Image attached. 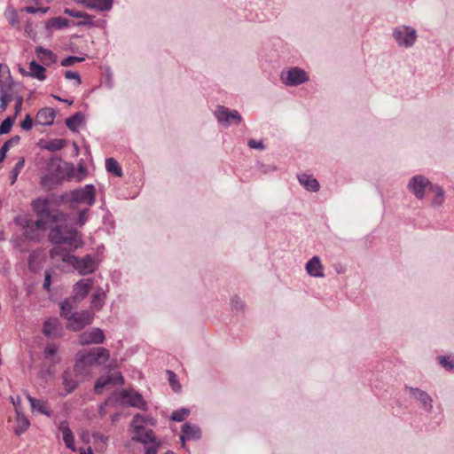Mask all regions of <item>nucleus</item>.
Segmentation results:
<instances>
[{"label": "nucleus", "mask_w": 454, "mask_h": 454, "mask_svg": "<svg viewBox=\"0 0 454 454\" xmlns=\"http://www.w3.org/2000/svg\"><path fill=\"white\" fill-rule=\"evenodd\" d=\"M214 115L218 123L223 127L230 126L231 121L236 124H239L242 121V117L237 110H230L223 106H217Z\"/></svg>", "instance_id": "obj_9"}, {"label": "nucleus", "mask_w": 454, "mask_h": 454, "mask_svg": "<svg viewBox=\"0 0 454 454\" xmlns=\"http://www.w3.org/2000/svg\"><path fill=\"white\" fill-rule=\"evenodd\" d=\"M27 223H29L30 226L36 230L38 233L46 229V223L43 220L35 221L27 217Z\"/></svg>", "instance_id": "obj_46"}, {"label": "nucleus", "mask_w": 454, "mask_h": 454, "mask_svg": "<svg viewBox=\"0 0 454 454\" xmlns=\"http://www.w3.org/2000/svg\"><path fill=\"white\" fill-rule=\"evenodd\" d=\"M167 373L168 375V382L172 389L175 392L180 391L181 385L179 384L176 375L172 371L169 370L167 371Z\"/></svg>", "instance_id": "obj_43"}, {"label": "nucleus", "mask_w": 454, "mask_h": 454, "mask_svg": "<svg viewBox=\"0 0 454 454\" xmlns=\"http://www.w3.org/2000/svg\"><path fill=\"white\" fill-rule=\"evenodd\" d=\"M51 259L72 266L82 276L92 274L98 267V262L91 255L82 257L73 255L63 247H54L49 252Z\"/></svg>", "instance_id": "obj_1"}, {"label": "nucleus", "mask_w": 454, "mask_h": 454, "mask_svg": "<svg viewBox=\"0 0 454 454\" xmlns=\"http://www.w3.org/2000/svg\"><path fill=\"white\" fill-rule=\"evenodd\" d=\"M50 200L45 197L39 198L32 202L33 209L37 215H42L51 221L52 223H62L66 222V215L59 209H51Z\"/></svg>", "instance_id": "obj_4"}, {"label": "nucleus", "mask_w": 454, "mask_h": 454, "mask_svg": "<svg viewBox=\"0 0 454 454\" xmlns=\"http://www.w3.org/2000/svg\"><path fill=\"white\" fill-rule=\"evenodd\" d=\"M201 438V430L199 426L191 423H184L182 426V434L180 435V440L182 442V446H185V441H198Z\"/></svg>", "instance_id": "obj_16"}, {"label": "nucleus", "mask_w": 454, "mask_h": 454, "mask_svg": "<svg viewBox=\"0 0 454 454\" xmlns=\"http://www.w3.org/2000/svg\"><path fill=\"white\" fill-rule=\"evenodd\" d=\"M109 359V351L103 348H93L85 354L79 355L74 364V370L80 371L84 367L91 366L93 364H102Z\"/></svg>", "instance_id": "obj_3"}, {"label": "nucleus", "mask_w": 454, "mask_h": 454, "mask_svg": "<svg viewBox=\"0 0 454 454\" xmlns=\"http://www.w3.org/2000/svg\"><path fill=\"white\" fill-rule=\"evenodd\" d=\"M20 138L19 136H14V137H11L9 140H7L6 142H4L3 145L10 150V148L12 146L18 145V143L20 142Z\"/></svg>", "instance_id": "obj_56"}, {"label": "nucleus", "mask_w": 454, "mask_h": 454, "mask_svg": "<svg viewBox=\"0 0 454 454\" xmlns=\"http://www.w3.org/2000/svg\"><path fill=\"white\" fill-rule=\"evenodd\" d=\"M117 401L122 405H128L142 411H147L148 405L142 395L134 389H123L119 394Z\"/></svg>", "instance_id": "obj_7"}, {"label": "nucleus", "mask_w": 454, "mask_h": 454, "mask_svg": "<svg viewBox=\"0 0 454 454\" xmlns=\"http://www.w3.org/2000/svg\"><path fill=\"white\" fill-rule=\"evenodd\" d=\"M49 11V7H39V12L43 14L46 13Z\"/></svg>", "instance_id": "obj_64"}, {"label": "nucleus", "mask_w": 454, "mask_h": 454, "mask_svg": "<svg viewBox=\"0 0 454 454\" xmlns=\"http://www.w3.org/2000/svg\"><path fill=\"white\" fill-rule=\"evenodd\" d=\"M68 20L67 19L61 17L51 18L47 21L46 27L47 28H57L62 29L68 26Z\"/></svg>", "instance_id": "obj_35"}, {"label": "nucleus", "mask_w": 454, "mask_h": 454, "mask_svg": "<svg viewBox=\"0 0 454 454\" xmlns=\"http://www.w3.org/2000/svg\"><path fill=\"white\" fill-rule=\"evenodd\" d=\"M116 384H124V379L121 372H115L99 377L95 383L94 390L97 394H101L104 387L106 386Z\"/></svg>", "instance_id": "obj_14"}, {"label": "nucleus", "mask_w": 454, "mask_h": 454, "mask_svg": "<svg viewBox=\"0 0 454 454\" xmlns=\"http://www.w3.org/2000/svg\"><path fill=\"white\" fill-rule=\"evenodd\" d=\"M4 17L7 19L9 24L12 27H19L20 21L18 20L17 12L14 8L9 6L4 12Z\"/></svg>", "instance_id": "obj_37"}, {"label": "nucleus", "mask_w": 454, "mask_h": 454, "mask_svg": "<svg viewBox=\"0 0 454 454\" xmlns=\"http://www.w3.org/2000/svg\"><path fill=\"white\" fill-rule=\"evenodd\" d=\"M190 414V411L186 408H181L179 410H176L172 412L170 419L176 422H181L184 420L186 417Z\"/></svg>", "instance_id": "obj_39"}, {"label": "nucleus", "mask_w": 454, "mask_h": 454, "mask_svg": "<svg viewBox=\"0 0 454 454\" xmlns=\"http://www.w3.org/2000/svg\"><path fill=\"white\" fill-rule=\"evenodd\" d=\"M434 184L423 175H416L412 176L408 184L407 189L418 199L424 200L426 197V190L430 191Z\"/></svg>", "instance_id": "obj_8"}, {"label": "nucleus", "mask_w": 454, "mask_h": 454, "mask_svg": "<svg viewBox=\"0 0 454 454\" xmlns=\"http://www.w3.org/2000/svg\"><path fill=\"white\" fill-rule=\"evenodd\" d=\"M36 258H37V254L35 252L31 253V254L29 256V260H28V265H29V268L34 271H35L39 269V266L35 265Z\"/></svg>", "instance_id": "obj_55"}, {"label": "nucleus", "mask_w": 454, "mask_h": 454, "mask_svg": "<svg viewBox=\"0 0 454 454\" xmlns=\"http://www.w3.org/2000/svg\"><path fill=\"white\" fill-rule=\"evenodd\" d=\"M27 74L38 79L39 81H44L46 79L45 68L35 60L30 62L29 72Z\"/></svg>", "instance_id": "obj_30"}, {"label": "nucleus", "mask_w": 454, "mask_h": 454, "mask_svg": "<svg viewBox=\"0 0 454 454\" xmlns=\"http://www.w3.org/2000/svg\"><path fill=\"white\" fill-rule=\"evenodd\" d=\"M106 168L109 173L114 174L116 176H122V170L120 164L114 158H107L106 160Z\"/></svg>", "instance_id": "obj_33"}, {"label": "nucleus", "mask_w": 454, "mask_h": 454, "mask_svg": "<svg viewBox=\"0 0 454 454\" xmlns=\"http://www.w3.org/2000/svg\"><path fill=\"white\" fill-rule=\"evenodd\" d=\"M56 223L57 224L50 230L48 235L51 243L57 245L56 247L67 245L68 248L66 249L69 251V253L82 247V239L74 228L68 227L62 223Z\"/></svg>", "instance_id": "obj_2"}, {"label": "nucleus", "mask_w": 454, "mask_h": 454, "mask_svg": "<svg viewBox=\"0 0 454 454\" xmlns=\"http://www.w3.org/2000/svg\"><path fill=\"white\" fill-rule=\"evenodd\" d=\"M14 121L15 116H8L5 118L0 125V135L9 133Z\"/></svg>", "instance_id": "obj_41"}, {"label": "nucleus", "mask_w": 454, "mask_h": 454, "mask_svg": "<svg viewBox=\"0 0 454 454\" xmlns=\"http://www.w3.org/2000/svg\"><path fill=\"white\" fill-rule=\"evenodd\" d=\"M80 454H94V453L92 452L91 448L89 447L87 449V450H85L84 449H80Z\"/></svg>", "instance_id": "obj_63"}, {"label": "nucleus", "mask_w": 454, "mask_h": 454, "mask_svg": "<svg viewBox=\"0 0 454 454\" xmlns=\"http://www.w3.org/2000/svg\"><path fill=\"white\" fill-rule=\"evenodd\" d=\"M64 13L68 15V16L74 17V18L84 19L85 20L84 21L78 22V24H77L78 26H83V25H86V24H91L92 23V21L90 20V15H89L86 12H77V11H74V10L66 8L64 10Z\"/></svg>", "instance_id": "obj_32"}, {"label": "nucleus", "mask_w": 454, "mask_h": 454, "mask_svg": "<svg viewBox=\"0 0 454 454\" xmlns=\"http://www.w3.org/2000/svg\"><path fill=\"white\" fill-rule=\"evenodd\" d=\"M25 12H27V13H31V14H34V13H36L39 12V7L36 8V7H34V6H27L25 8Z\"/></svg>", "instance_id": "obj_61"}, {"label": "nucleus", "mask_w": 454, "mask_h": 454, "mask_svg": "<svg viewBox=\"0 0 454 454\" xmlns=\"http://www.w3.org/2000/svg\"><path fill=\"white\" fill-rule=\"evenodd\" d=\"M145 454H157V447L146 446Z\"/></svg>", "instance_id": "obj_60"}, {"label": "nucleus", "mask_w": 454, "mask_h": 454, "mask_svg": "<svg viewBox=\"0 0 454 454\" xmlns=\"http://www.w3.org/2000/svg\"><path fill=\"white\" fill-rule=\"evenodd\" d=\"M22 102H23V98L21 96H19L16 98V103H15V114L13 116H15V118L17 117L18 114H20L21 112V108H22Z\"/></svg>", "instance_id": "obj_57"}, {"label": "nucleus", "mask_w": 454, "mask_h": 454, "mask_svg": "<svg viewBox=\"0 0 454 454\" xmlns=\"http://www.w3.org/2000/svg\"><path fill=\"white\" fill-rule=\"evenodd\" d=\"M84 59H85L83 57L68 56L61 61V66L70 67L74 65L76 62H82Z\"/></svg>", "instance_id": "obj_45"}, {"label": "nucleus", "mask_w": 454, "mask_h": 454, "mask_svg": "<svg viewBox=\"0 0 454 454\" xmlns=\"http://www.w3.org/2000/svg\"><path fill=\"white\" fill-rule=\"evenodd\" d=\"M27 399L28 400L33 412L43 414L47 417H51V413L47 407V403L42 399H36L27 394Z\"/></svg>", "instance_id": "obj_24"}, {"label": "nucleus", "mask_w": 454, "mask_h": 454, "mask_svg": "<svg viewBox=\"0 0 454 454\" xmlns=\"http://www.w3.org/2000/svg\"><path fill=\"white\" fill-rule=\"evenodd\" d=\"M56 112L53 108L45 107L38 111L35 117V124L42 126L51 125L54 121Z\"/></svg>", "instance_id": "obj_20"}, {"label": "nucleus", "mask_w": 454, "mask_h": 454, "mask_svg": "<svg viewBox=\"0 0 454 454\" xmlns=\"http://www.w3.org/2000/svg\"><path fill=\"white\" fill-rule=\"evenodd\" d=\"M62 380H63V386L65 387V394H60L61 395H67L72 392L74 391V389L77 387V381L73 378L72 373L69 370L65 371L62 373Z\"/></svg>", "instance_id": "obj_28"}, {"label": "nucleus", "mask_w": 454, "mask_h": 454, "mask_svg": "<svg viewBox=\"0 0 454 454\" xmlns=\"http://www.w3.org/2000/svg\"><path fill=\"white\" fill-rule=\"evenodd\" d=\"M440 364L448 371H451L454 368V358L450 356H440Z\"/></svg>", "instance_id": "obj_47"}, {"label": "nucleus", "mask_w": 454, "mask_h": 454, "mask_svg": "<svg viewBox=\"0 0 454 454\" xmlns=\"http://www.w3.org/2000/svg\"><path fill=\"white\" fill-rule=\"evenodd\" d=\"M83 121L84 114L81 112H77L66 120V125L70 130L75 131Z\"/></svg>", "instance_id": "obj_31"}, {"label": "nucleus", "mask_w": 454, "mask_h": 454, "mask_svg": "<svg viewBox=\"0 0 454 454\" xmlns=\"http://www.w3.org/2000/svg\"><path fill=\"white\" fill-rule=\"evenodd\" d=\"M405 388L410 392L411 396L420 403L422 410L428 413L432 412L434 401L430 395L419 387L406 386Z\"/></svg>", "instance_id": "obj_12"}, {"label": "nucleus", "mask_w": 454, "mask_h": 454, "mask_svg": "<svg viewBox=\"0 0 454 454\" xmlns=\"http://www.w3.org/2000/svg\"><path fill=\"white\" fill-rule=\"evenodd\" d=\"M307 273L314 278H324V268L321 263L320 258L317 255L313 256L308 261L305 266Z\"/></svg>", "instance_id": "obj_19"}, {"label": "nucleus", "mask_w": 454, "mask_h": 454, "mask_svg": "<svg viewBox=\"0 0 454 454\" xmlns=\"http://www.w3.org/2000/svg\"><path fill=\"white\" fill-rule=\"evenodd\" d=\"M79 302L71 297L66 298L60 303V316L67 321L76 312Z\"/></svg>", "instance_id": "obj_21"}, {"label": "nucleus", "mask_w": 454, "mask_h": 454, "mask_svg": "<svg viewBox=\"0 0 454 454\" xmlns=\"http://www.w3.org/2000/svg\"><path fill=\"white\" fill-rule=\"evenodd\" d=\"M308 74L301 68L294 67L285 69L280 74V81L286 86L295 87L309 81Z\"/></svg>", "instance_id": "obj_6"}, {"label": "nucleus", "mask_w": 454, "mask_h": 454, "mask_svg": "<svg viewBox=\"0 0 454 454\" xmlns=\"http://www.w3.org/2000/svg\"><path fill=\"white\" fill-rule=\"evenodd\" d=\"M93 286L91 278L80 279L73 287V295L70 296L79 303L88 295Z\"/></svg>", "instance_id": "obj_15"}, {"label": "nucleus", "mask_w": 454, "mask_h": 454, "mask_svg": "<svg viewBox=\"0 0 454 454\" xmlns=\"http://www.w3.org/2000/svg\"><path fill=\"white\" fill-rule=\"evenodd\" d=\"M25 165V159L20 158L18 162L15 164L13 169L12 170V176H11V184H14L17 181V177L19 174L20 173L21 169L24 168Z\"/></svg>", "instance_id": "obj_40"}, {"label": "nucleus", "mask_w": 454, "mask_h": 454, "mask_svg": "<svg viewBox=\"0 0 454 454\" xmlns=\"http://www.w3.org/2000/svg\"><path fill=\"white\" fill-rule=\"evenodd\" d=\"M430 192L434 193L431 201V206L433 207H439L442 206L445 201V192L443 188L437 184H434L433 186H431Z\"/></svg>", "instance_id": "obj_27"}, {"label": "nucleus", "mask_w": 454, "mask_h": 454, "mask_svg": "<svg viewBox=\"0 0 454 454\" xmlns=\"http://www.w3.org/2000/svg\"><path fill=\"white\" fill-rule=\"evenodd\" d=\"M145 421V417L141 414H136L131 421V427H133L134 434L141 433L144 429V424Z\"/></svg>", "instance_id": "obj_36"}, {"label": "nucleus", "mask_w": 454, "mask_h": 454, "mask_svg": "<svg viewBox=\"0 0 454 454\" xmlns=\"http://www.w3.org/2000/svg\"><path fill=\"white\" fill-rule=\"evenodd\" d=\"M392 36L401 48H411L418 38L417 31L411 26L399 25L393 29Z\"/></svg>", "instance_id": "obj_5"}, {"label": "nucleus", "mask_w": 454, "mask_h": 454, "mask_svg": "<svg viewBox=\"0 0 454 454\" xmlns=\"http://www.w3.org/2000/svg\"><path fill=\"white\" fill-rule=\"evenodd\" d=\"M12 100V95L7 91H1L0 93V112L5 111L9 101Z\"/></svg>", "instance_id": "obj_44"}, {"label": "nucleus", "mask_w": 454, "mask_h": 454, "mask_svg": "<svg viewBox=\"0 0 454 454\" xmlns=\"http://www.w3.org/2000/svg\"><path fill=\"white\" fill-rule=\"evenodd\" d=\"M297 178L300 184L309 192H316L320 188L318 181L310 175L305 173L299 174Z\"/></svg>", "instance_id": "obj_23"}, {"label": "nucleus", "mask_w": 454, "mask_h": 454, "mask_svg": "<svg viewBox=\"0 0 454 454\" xmlns=\"http://www.w3.org/2000/svg\"><path fill=\"white\" fill-rule=\"evenodd\" d=\"M64 145H65V141L62 139H58V140L51 142L49 145L48 149L52 150V151H58V150L62 149L64 147Z\"/></svg>", "instance_id": "obj_53"}, {"label": "nucleus", "mask_w": 454, "mask_h": 454, "mask_svg": "<svg viewBox=\"0 0 454 454\" xmlns=\"http://www.w3.org/2000/svg\"><path fill=\"white\" fill-rule=\"evenodd\" d=\"M106 337L100 328L93 327L79 335V342L82 345L101 344Z\"/></svg>", "instance_id": "obj_13"}, {"label": "nucleus", "mask_w": 454, "mask_h": 454, "mask_svg": "<svg viewBox=\"0 0 454 454\" xmlns=\"http://www.w3.org/2000/svg\"><path fill=\"white\" fill-rule=\"evenodd\" d=\"M94 186L87 184L83 188L74 190L71 192V201L76 203H86L91 206L95 202Z\"/></svg>", "instance_id": "obj_11"}, {"label": "nucleus", "mask_w": 454, "mask_h": 454, "mask_svg": "<svg viewBox=\"0 0 454 454\" xmlns=\"http://www.w3.org/2000/svg\"><path fill=\"white\" fill-rule=\"evenodd\" d=\"M35 52L43 61L49 59L51 62H55L56 60L55 55L51 51L44 49L42 46H37L35 48Z\"/></svg>", "instance_id": "obj_38"}, {"label": "nucleus", "mask_w": 454, "mask_h": 454, "mask_svg": "<svg viewBox=\"0 0 454 454\" xmlns=\"http://www.w3.org/2000/svg\"><path fill=\"white\" fill-rule=\"evenodd\" d=\"M59 429L62 433L63 441L67 448L74 451L76 450L74 445V436L71 429L69 428L68 423L67 421H61L59 423Z\"/></svg>", "instance_id": "obj_25"}, {"label": "nucleus", "mask_w": 454, "mask_h": 454, "mask_svg": "<svg viewBox=\"0 0 454 454\" xmlns=\"http://www.w3.org/2000/svg\"><path fill=\"white\" fill-rule=\"evenodd\" d=\"M145 424H149L151 426H154L156 424V419L150 416H147V417H145Z\"/></svg>", "instance_id": "obj_62"}, {"label": "nucleus", "mask_w": 454, "mask_h": 454, "mask_svg": "<svg viewBox=\"0 0 454 454\" xmlns=\"http://www.w3.org/2000/svg\"><path fill=\"white\" fill-rule=\"evenodd\" d=\"M132 440L135 442L146 444L148 442H155L156 438L153 434V430H147L144 434H142L141 433L134 434Z\"/></svg>", "instance_id": "obj_34"}, {"label": "nucleus", "mask_w": 454, "mask_h": 454, "mask_svg": "<svg viewBox=\"0 0 454 454\" xmlns=\"http://www.w3.org/2000/svg\"><path fill=\"white\" fill-rule=\"evenodd\" d=\"M61 331L59 320L56 317L50 318L43 324V333L48 337H58Z\"/></svg>", "instance_id": "obj_22"}, {"label": "nucleus", "mask_w": 454, "mask_h": 454, "mask_svg": "<svg viewBox=\"0 0 454 454\" xmlns=\"http://www.w3.org/2000/svg\"><path fill=\"white\" fill-rule=\"evenodd\" d=\"M33 126V120L30 114H27L25 119L20 122V127L24 130H30Z\"/></svg>", "instance_id": "obj_49"}, {"label": "nucleus", "mask_w": 454, "mask_h": 454, "mask_svg": "<svg viewBox=\"0 0 454 454\" xmlns=\"http://www.w3.org/2000/svg\"><path fill=\"white\" fill-rule=\"evenodd\" d=\"M65 77L68 80H75L76 85H80L82 81L78 73L73 71H66Z\"/></svg>", "instance_id": "obj_51"}, {"label": "nucleus", "mask_w": 454, "mask_h": 454, "mask_svg": "<svg viewBox=\"0 0 454 454\" xmlns=\"http://www.w3.org/2000/svg\"><path fill=\"white\" fill-rule=\"evenodd\" d=\"M76 3L88 9H94L99 12L110 11L113 7L114 0H74Z\"/></svg>", "instance_id": "obj_18"}, {"label": "nucleus", "mask_w": 454, "mask_h": 454, "mask_svg": "<svg viewBox=\"0 0 454 454\" xmlns=\"http://www.w3.org/2000/svg\"><path fill=\"white\" fill-rule=\"evenodd\" d=\"M8 151H9V149L6 148L5 146H4V145L1 146V148H0V163L2 161H4V160L5 159L6 153Z\"/></svg>", "instance_id": "obj_59"}, {"label": "nucleus", "mask_w": 454, "mask_h": 454, "mask_svg": "<svg viewBox=\"0 0 454 454\" xmlns=\"http://www.w3.org/2000/svg\"><path fill=\"white\" fill-rule=\"evenodd\" d=\"M16 422L17 427L15 428V434L17 435H21L30 427L29 419L19 409H17Z\"/></svg>", "instance_id": "obj_29"}, {"label": "nucleus", "mask_w": 454, "mask_h": 454, "mask_svg": "<svg viewBox=\"0 0 454 454\" xmlns=\"http://www.w3.org/2000/svg\"><path fill=\"white\" fill-rule=\"evenodd\" d=\"M51 284V274L49 270H45L44 272V282L43 284V287L44 290L49 291Z\"/></svg>", "instance_id": "obj_54"}, {"label": "nucleus", "mask_w": 454, "mask_h": 454, "mask_svg": "<svg viewBox=\"0 0 454 454\" xmlns=\"http://www.w3.org/2000/svg\"><path fill=\"white\" fill-rule=\"evenodd\" d=\"M244 301L238 295H234L231 299V309L235 312H240L244 309Z\"/></svg>", "instance_id": "obj_42"}, {"label": "nucleus", "mask_w": 454, "mask_h": 454, "mask_svg": "<svg viewBox=\"0 0 454 454\" xmlns=\"http://www.w3.org/2000/svg\"><path fill=\"white\" fill-rule=\"evenodd\" d=\"M247 145L252 149H258V150H263L265 148V145L262 142V140H254V139H249L247 141Z\"/></svg>", "instance_id": "obj_50"}, {"label": "nucleus", "mask_w": 454, "mask_h": 454, "mask_svg": "<svg viewBox=\"0 0 454 454\" xmlns=\"http://www.w3.org/2000/svg\"><path fill=\"white\" fill-rule=\"evenodd\" d=\"M88 212H89L88 208H84L79 212V215L77 218V223L80 226L84 225L86 223V222L88 221Z\"/></svg>", "instance_id": "obj_48"}, {"label": "nucleus", "mask_w": 454, "mask_h": 454, "mask_svg": "<svg viewBox=\"0 0 454 454\" xmlns=\"http://www.w3.org/2000/svg\"><path fill=\"white\" fill-rule=\"evenodd\" d=\"M58 352V347L55 344H48L45 347L44 354L45 357L49 358L51 356H54Z\"/></svg>", "instance_id": "obj_52"}, {"label": "nucleus", "mask_w": 454, "mask_h": 454, "mask_svg": "<svg viewBox=\"0 0 454 454\" xmlns=\"http://www.w3.org/2000/svg\"><path fill=\"white\" fill-rule=\"evenodd\" d=\"M12 403L13 404V406L15 407V413L17 414V409L20 410V403H21V399L20 396H16V398H12Z\"/></svg>", "instance_id": "obj_58"}, {"label": "nucleus", "mask_w": 454, "mask_h": 454, "mask_svg": "<svg viewBox=\"0 0 454 454\" xmlns=\"http://www.w3.org/2000/svg\"><path fill=\"white\" fill-rule=\"evenodd\" d=\"M94 318V312L90 309L82 310V312H75L67 322V328L73 331H80L86 325L92 323Z\"/></svg>", "instance_id": "obj_10"}, {"label": "nucleus", "mask_w": 454, "mask_h": 454, "mask_svg": "<svg viewBox=\"0 0 454 454\" xmlns=\"http://www.w3.org/2000/svg\"><path fill=\"white\" fill-rule=\"evenodd\" d=\"M106 299V293L102 287H98L91 296L90 307L91 309L100 310L105 305Z\"/></svg>", "instance_id": "obj_26"}, {"label": "nucleus", "mask_w": 454, "mask_h": 454, "mask_svg": "<svg viewBox=\"0 0 454 454\" xmlns=\"http://www.w3.org/2000/svg\"><path fill=\"white\" fill-rule=\"evenodd\" d=\"M14 222L17 225H19L24 236L29 240H39L40 233L37 232L32 226H30L29 223H27V216L20 215L15 217Z\"/></svg>", "instance_id": "obj_17"}]
</instances>
